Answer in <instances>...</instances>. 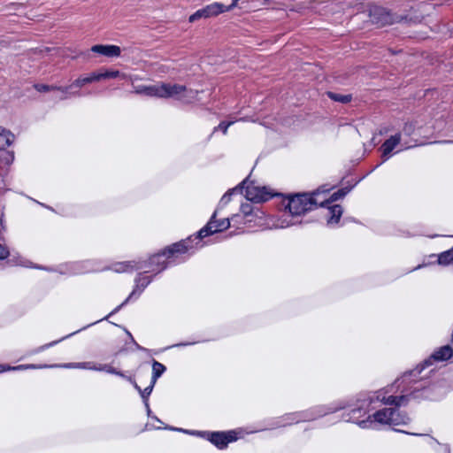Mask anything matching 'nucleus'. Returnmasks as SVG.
<instances>
[{"instance_id":"1","label":"nucleus","mask_w":453,"mask_h":453,"mask_svg":"<svg viewBox=\"0 0 453 453\" xmlns=\"http://www.w3.org/2000/svg\"><path fill=\"white\" fill-rule=\"evenodd\" d=\"M373 422L389 426H404L411 422V418L393 408H385L368 417L367 420L357 422L363 428L372 427Z\"/></svg>"},{"instance_id":"2","label":"nucleus","mask_w":453,"mask_h":453,"mask_svg":"<svg viewBox=\"0 0 453 453\" xmlns=\"http://www.w3.org/2000/svg\"><path fill=\"white\" fill-rule=\"evenodd\" d=\"M320 191L312 194H297L288 198L286 209L292 216H299L312 210L317 204L324 206L326 200H320Z\"/></svg>"},{"instance_id":"3","label":"nucleus","mask_w":453,"mask_h":453,"mask_svg":"<svg viewBox=\"0 0 453 453\" xmlns=\"http://www.w3.org/2000/svg\"><path fill=\"white\" fill-rule=\"evenodd\" d=\"M189 242L190 239L176 242L169 246L162 253L155 254L152 257H150L148 263L140 262L142 265L146 266V268H143L142 270H145V272H154L156 270L160 272L166 266L165 265V261H163L162 258L165 256H167V257H170L177 253H185L190 248Z\"/></svg>"},{"instance_id":"4","label":"nucleus","mask_w":453,"mask_h":453,"mask_svg":"<svg viewBox=\"0 0 453 453\" xmlns=\"http://www.w3.org/2000/svg\"><path fill=\"white\" fill-rule=\"evenodd\" d=\"M159 91L161 98H174L185 103H190L197 95L196 91L180 84L159 83Z\"/></svg>"},{"instance_id":"5","label":"nucleus","mask_w":453,"mask_h":453,"mask_svg":"<svg viewBox=\"0 0 453 453\" xmlns=\"http://www.w3.org/2000/svg\"><path fill=\"white\" fill-rule=\"evenodd\" d=\"M370 20L372 24L382 27L395 22H402L403 20L411 21L412 19H408L401 15H394L382 7L374 6L370 10Z\"/></svg>"},{"instance_id":"6","label":"nucleus","mask_w":453,"mask_h":453,"mask_svg":"<svg viewBox=\"0 0 453 453\" xmlns=\"http://www.w3.org/2000/svg\"><path fill=\"white\" fill-rule=\"evenodd\" d=\"M242 188L245 186V197L255 203H262L267 201L273 195L265 187H259L253 183L248 184V180H245L241 183Z\"/></svg>"},{"instance_id":"7","label":"nucleus","mask_w":453,"mask_h":453,"mask_svg":"<svg viewBox=\"0 0 453 453\" xmlns=\"http://www.w3.org/2000/svg\"><path fill=\"white\" fill-rule=\"evenodd\" d=\"M120 75V73L119 71H104V72H98V73H92L88 76L85 77H80L76 79L68 88L58 89L62 90L63 92H66L69 88H72L73 87H83L84 85L88 83H92L95 81H99L101 80L104 79H112L117 78Z\"/></svg>"},{"instance_id":"8","label":"nucleus","mask_w":453,"mask_h":453,"mask_svg":"<svg viewBox=\"0 0 453 453\" xmlns=\"http://www.w3.org/2000/svg\"><path fill=\"white\" fill-rule=\"evenodd\" d=\"M51 367H62V368H69V369H85V370H92V371H99V372H106L108 373L116 374L121 377H125V375L117 371L115 368L111 366L110 365H102L96 364L95 362H81V363H68L58 365H52Z\"/></svg>"},{"instance_id":"9","label":"nucleus","mask_w":453,"mask_h":453,"mask_svg":"<svg viewBox=\"0 0 453 453\" xmlns=\"http://www.w3.org/2000/svg\"><path fill=\"white\" fill-rule=\"evenodd\" d=\"M217 212L218 210L214 211L208 224L198 232V234L196 237V239H202L209 234L221 232L230 226V221L228 219H223L219 221L216 220Z\"/></svg>"},{"instance_id":"10","label":"nucleus","mask_w":453,"mask_h":453,"mask_svg":"<svg viewBox=\"0 0 453 453\" xmlns=\"http://www.w3.org/2000/svg\"><path fill=\"white\" fill-rule=\"evenodd\" d=\"M386 392L383 391V390H379V391H376L374 392L371 396H369L368 399H360L358 398L357 400V403L356 404H350L349 406L353 407L351 409V413H350V416L349 418L347 419L348 421H351V422H357V419L356 418V417L354 416L357 412H365V409L371 403L376 402V401H379V402H381V399L383 398V396H386Z\"/></svg>"},{"instance_id":"11","label":"nucleus","mask_w":453,"mask_h":453,"mask_svg":"<svg viewBox=\"0 0 453 453\" xmlns=\"http://www.w3.org/2000/svg\"><path fill=\"white\" fill-rule=\"evenodd\" d=\"M236 440L234 432L228 433H213L211 435L210 441L219 449H224L226 445Z\"/></svg>"},{"instance_id":"12","label":"nucleus","mask_w":453,"mask_h":453,"mask_svg":"<svg viewBox=\"0 0 453 453\" xmlns=\"http://www.w3.org/2000/svg\"><path fill=\"white\" fill-rule=\"evenodd\" d=\"M91 50L96 53H99L103 56L112 58L119 57L120 55V48L116 45H103L96 44L91 48Z\"/></svg>"},{"instance_id":"13","label":"nucleus","mask_w":453,"mask_h":453,"mask_svg":"<svg viewBox=\"0 0 453 453\" xmlns=\"http://www.w3.org/2000/svg\"><path fill=\"white\" fill-rule=\"evenodd\" d=\"M143 268H146V266L142 265L140 262H119L112 265L111 269L115 273H132L135 270H142Z\"/></svg>"},{"instance_id":"14","label":"nucleus","mask_w":453,"mask_h":453,"mask_svg":"<svg viewBox=\"0 0 453 453\" xmlns=\"http://www.w3.org/2000/svg\"><path fill=\"white\" fill-rule=\"evenodd\" d=\"M401 138V134H396L386 140L381 145L382 157H386V159L388 158L391 151L400 144Z\"/></svg>"},{"instance_id":"15","label":"nucleus","mask_w":453,"mask_h":453,"mask_svg":"<svg viewBox=\"0 0 453 453\" xmlns=\"http://www.w3.org/2000/svg\"><path fill=\"white\" fill-rule=\"evenodd\" d=\"M203 10L205 15V19L214 17L220 13L228 12L226 6L217 2L206 5L204 8H203Z\"/></svg>"},{"instance_id":"16","label":"nucleus","mask_w":453,"mask_h":453,"mask_svg":"<svg viewBox=\"0 0 453 453\" xmlns=\"http://www.w3.org/2000/svg\"><path fill=\"white\" fill-rule=\"evenodd\" d=\"M134 92L136 94H142L148 96H157L159 97V83L152 85V86H144L139 85L134 87Z\"/></svg>"},{"instance_id":"17","label":"nucleus","mask_w":453,"mask_h":453,"mask_svg":"<svg viewBox=\"0 0 453 453\" xmlns=\"http://www.w3.org/2000/svg\"><path fill=\"white\" fill-rule=\"evenodd\" d=\"M342 214V208L340 205L336 204L329 207L327 211V216H329V219H327V224L329 226L336 225L339 222Z\"/></svg>"},{"instance_id":"18","label":"nucleus","mask_w":453,"mask_h":453,"mask_svg":"<svg viewBox=\"0 0 453 453\" xmlns=\"http://www.w3.org/2000/svg\"><path fill=\"white\" fill-rule=\"evenodd\" d=\"M381 403L386 405H395V406H402L405 405L407 403V395H400V396H383L381 399Z\"/></svg>"},{"instance_id":"19","label":"nucleus","mask_w":453,"mask_h":453,"mask_svg":"<svg viewBox=\"0 0 453 453\" xmlns=\"http://www.w3.org/2000/svg\"><path fill=\"white\" fill-rule=\"evenodd\" d=\"M452 349L449 345H446L440 348L437 351H435L433 354L432 358L438 361H443L450 358L452 357Z\"/></svg>"},{"instance_id":"20","label":"nucleus","mask_w":453,"mask_h":453,"mask_svg":"<svg viewBox=\"0 0 453 453\" xmlns=\"http://www.w3.org/2000/svg\"><path fill=\"white\" fill-rule=\"evenodd\" d=\"M13 138L14 136L12 133L0 127V150H4L10 146Z\"/></svg>"},{"instance_id":"21","label":"nucleus","mask_w":453,"mask_h":453,"mask_svg":"<svg viewBox=\"0 0 453 453\" xmlns=\"http://www.w3.org/2000/svg\"><path fill=\"white\" fill-rule=\"evenodd\" d=\"M165 366L161 363L154 360L152 363V377L151 382L156 383L157 380L164 373Z\"/></svg>"},{"instance_id":"22","label":"nucleus","mask_w":453,"mask_h":453,"mask_svg":"<svg viewBox=\"0 0 453 453\" xmlns=\"http://www.w3.org/2000/svg\"><path fill=\"white\" fill-rule=\"evenodd\" d=\"M47 367L46 365H20L18 366H10V365H0V372L4 371H17V370H26V369H37Z\"/></svg>"},{"instance_id":"23","label":"nucleus","mask_w":453,"mask_h":453,"mask_svg":"<svg viewBox=\"0 0 453 453\" xmlns=\"http://www.w3.org/2000/svg\"><path fill=\"white\" fill-rule=\"evenodd\" d=\"M453 261V247L438 255V264L447 265Z\"/></svg>"},{"instance_id":"24","label":"nucleus","mask_w":453,"mask_h":453,"mask_svg":"<svg viewBox=\"0 0 453 453\" xmlns=\"http://www.w3.org/2000/svg\"><path fill=\"white\" fill-rule=\"evenodd\" d=\"M320 193H321L320 196L322 195L324 196L322 200H326L325 203H327V202H334V201H337L338 199L343 197L348 193V190H344V189L338 190L337 192H334V194H332L328 199L326 198V191H320Z\"/></svg>"},{"instance_id":"25","label":"nucleus","mask_w":453,"mask_h":453,"mask_svg":"<svg viewBox=\"0 0 453 453\" xmlns=\"http://www.w3.org/2000/svg\"><path fill=\"white\" fill-rule=\"evenodd\" d=\"M154 386H155V383H152L150 381V384L147 388H145L143 390L142 389L141 392H140V395H141V396H142V400L144 402V404L146 406L148 413H150V406H149V403H148V397L151 394Z\"/></svg>"},{"instance_id":"26","label":"nucleus","mask_w":453,"mask_h":453,"mask_svg":"<svg viewBox=\"0 0 453 453\" xmlns=\"http://www.w3.org/2000/svg\"><path fill=\"white\" fill-rule=\"evenodd\" d=\"M238 189V188H234L233 189L228 190L220 199L219 207L225 206L227 204L231 199V196L234 192H235Z\"/></svg>"},{"instance_id":"27","label":"nucleus","mask_w":453,"mask_h":453,"mask_svg":"<svg viewBox=\"0 0 453 453\" xmlns=\"http://www.w3.org/2000/svg\"><path fill=\"white\" fill-rule=\"evenodd\" d=\"M328 96L330 98L337 102L347 103L350 101V96L337 95L331 92L328 93Z\"/></svg>"},{"instance_id":"28","label":"nucleus","mask_w":453,"mask_h":453,"mask_svg":"<svg viewBox=\"0 0 453 453\" xmlns=\"http://www.w3.org/2000/svg\"><path fill=\"white\" fill-rule=\"evenodd\" d=\"M135 282H136V288H142V289L140 290V292H142L147 286L148 284L150 282V280H149L147 277H142V276H139L136 280H135Z\"/></svg>"},{"instance_id":"29","label":"nucleus","mask_w":453,"mask_h":453,"mask_svg":"<svg viewBox=\"0 0 453 453\" xmlns=\"http://www.w3.org/2000/svg\"><path fill=\"white\" fill-rule=\"evenodd\" d=\"M199 19H205V15L203 9L196 11L194 14L189 17V21L194 22Z\"/></svg>"},{"instance_id":"30","label":"nucleus","mask_w":453,"mask_h":453,"mask_svg":"<svg viewBox=\"0 0 453 453\" xmlns=\"http://www.w3.org/2000/svg\"><path fill=\"white\" fill-rule=\"evenodd\" d=\"M233 124H234V121H230V122H227V123H226V122H221V123H220V124H219V125L215 128V130H217V129H220V130H222L223 134H226V132H227V128H228L231 125H233Z\"/></svg>"},{"instance_id":"31","label":"nucleus","mask_w":453,"mask_h":453,"mask_svg":"<svg viewBox=\"0 0 453 453\" xmlns=\"http://www.w3.org/2000/svg\"><path fill=\"white\" fill-rule=\"evenodd\" d=\"M349 404H348V405L339 404V405H336V406L329 407L327 411L324 412V414L328 413V412H334V411H337L339 410L345 409L346 407H349ZM320 416H323V413H320Z\"/></svg>"},{"instance_id":"32","label":"nucleus","mask_w":453,"mask_h":453,"mask_svg":"<svg viewBox=\"0 0 453 453\" xmlns=\"http://www.w3.org/2000/svg\"><path fill=\"white\" fill-rule=\"evenodd\" d=\"M241 211L244 215H250L252 212V208L250 203H243L241 206Z\"/></svg>"},{"instance_id":"33","label":"nucleus","mask_w":453,"mask_h":453,"mask_svg":"<svg viewBox=\"0 0 453 453\" xmlns=\"http://www.w3.org/2000/svg\"><path fill=\"white\" fill-rule=\"evenodd\" d=\"M35 88L39 92H47V91H50L51 89H55V88H51V87H50L48 85H43V84L35 85Z\"/></svg>"},{"instance_id":"34","label":"nucleus","mask_w":453,"mask_h":453,"mask_svg":"<svg viewBox=\"0 0 453 453\" xmlns=\"http://www.w3.org/2000/svg\"><path fill=\"white\" fill-rule=\"evenodd\" d=\"M414 130V126L411 123H406L403 127V131L406 134L411 135Z\"/></svg>"},{"instance_id":"35","label":"nucleus","mask_w":453,"mask_h":453,"mask_svg":"<svg viewBox=\"0 0 453 453\" xmlns=\"http://www.w3.org/2000/svg\"><path fill=\"white\" fill-rule=\"evenodd\" d=\"M135 293H136V289H134V291L129 295V296H128V297H127V299H126V300H125V301H124V302H123L119 306H118V307H117V308H116L112 312H111V314H112V313L117 312L118 311H119V309H120L122 306H124V305H125V304L129 301V299H130V298H131V297H132Z\"/></svg>"},{"instance_id":"36","label":"nucleus","mask_w":453,"mask_h":453,"mask_svg":"<svg viewBox=\"0 0 453 453\" xmlns=\"http://www.w3.org/2000/svg\"><path fill=\"white\" fill-rule=\"evenodd\" d=\"M9 251L7 249L0 244V259L4 258L8 256Z\"/></svg>"},{"instance_id":"37","label":"nucleus","mask_w":453,"mask_h":453,"mask_svg":"<svg viewBox=\"0 0 453 453\" xmlns=\"http://www.w3.org/2000/svg\"><path fill=\"white\" fill-rule=\"evenodd\" d=\"M57 342H58V341H56V342H50V343H49V344H46V345L41 346V347L37 349V351L44 350L45 349H47V348H49V347H50V346H53V345H54V344H56Z\"/></svg>"},{"instance_id":"38","label":"nucleus","mask_w":453,"mask_h":453,"mask_svg":"<svg viewBox=\"0 0 453 453\" xmlns=\"http://www.w3.org/2000/svg\"><path fill=\"white\" fill-rule=\"evenodd\" d=\"M238 2H239V0H233L232 4L228 6H226V9L228 10V12L231 11L232 9H234V7H236L238 4Z\"/></svg>"},{"instance_id":"39","label":"nucleus","mask_w":453,"mask_h":453,"mask_svg":"<svg viewBox=\"0 0 453 453\" xmlns=\"http://www.w3.org/2000/svg\"><path fill=\"white\" fill-rule=\"evenodd\" d=\"M127 379L131 383H133V385H134V388H135L136 390H138V392L140 393V392H141V390H142V388L137 385V383H136L135 381H134V380H132V378H131V377H127Z\"/></svg>"},{"instance_id":"40","label":"nucleus","mask_w":453,"mask_h":453,"mask_svg":"<svg viewBox=\"0 0 453 453\" xmlns=\"http://www.w3.org/2000/svg\"><path fill=\"white\" fill-rule=\"evenodd\" d=\"M13 159V156L12 154H7V157H6V163H10L11 161H12Z\"/></svg>"},{"instance_id":"41","label":"nucleus","mask_w":453,"mask_h":453,"mask_svg":"<svg viewBox=\"0 0 453 453\" xmlns=\"http://www.w3.org/2000/svg\"><path fill=\"white\" fill-rule=\"evenodd\" d=\"M444 452L449 453V449L448 446H444Z\"/></svg>"},{"instance_id":"42","label":"nucleus","mask_w":453,"mask_h":453,"mask_svg":"<svg viewBox=\"0 0 453 453\" xmlns=\"http://www.w3.org/2000/svg\"><path fill=\"white\" fill-rule=\"evenodd\" d=\"M134 344H135V346H136V348H137L138 349H143V348H142L139 344H137L135 342H134Z\"/></svg>"},{"instance_id":"43","label":"nucleus","mask_w":453,"mask_h":453,"mask_svg":"<svg viewBox=\"0 0 453 453\" xmlns=\"http://www.w3.org/2000/svg\"><path fill=\"white\" fill-rule=\"evenodd\" d=\"M423 266H424L423 265H418L417 267H415V270L420 269V268H422Z\"/></svg>"},{"instance_id":"44","label":"nucleus","mask_w":453,"mask_h":453,"mask_svg":"<svg viewBox=\"0 0 453 453\" xmlns=\"http://www.w3.org/2000/svg\"><path fill=\"white\" fill-rule=\"evenodd\" d=\"M289 226V223L287 224V225H281L280 227H286V226Z\"/></svg>"},{"instance_id":"45","label":"nucleus","mask_w":453,"mask_h":453,"mask_svg":"<svg viewBox=\"0 0 453 453\" xmlns=\"http://www.w3.org/2000/svg\"><path fill=\"white\" fill-rule=\"evenodd\" d=\"M188 344L187 343H181V344H179L178 346H187Z\"/></svg>"},{"instance_id":"46","label":"nucleus","mask_w":453,"mask_h":453,"mask_svg":"<svg viewBox=\"0 0 453 453\" xmlns=\"http://www.w3.org/2000/svg\"><path fill=\"white\" fill-rule=\"evenodd\" d=\"M127 334H128L131 338H133V337H132V335H131V333L127 332ZM132 340L134 341V339H132Z\"/></svg>"},{"instance_id":"47","label":"nucleus","mask_w":453,"mask_h":453,"mask_svg":"<svg viewBox=\"0 0 453 453\" xmlns=\"http://www.w3.org/2000/svg\"><path fill=\"white\" fill-rule=\"evenodd\" d=\"M411 434L412 435H419L418 434H415V433H412Z\"/></svg>"}]
</instances>
